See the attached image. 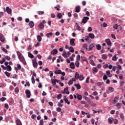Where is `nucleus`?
<instances>
[{
    "label": "nucleus",
    "instance_id": "obj_33",
    "mask_svg": "<svg viewBox=\"0 0 125 125\" xmlns=\"http://www.w3.org/2000/svg\"><path fill=\"white\" fill-rule=\"evenodd\" d=\"M57 16L58 18H59V19H61V18H62V14H61V13H58Z\"/></svg>",
    "mask_w": 125,
    "mask_h": 125
},
{
    "label": "nucleus",
    "instance_id": "obj_45",
    "mask_svg": "<svg viewBox=\"0 0 125 125\" xmlns=\"http://www.w3.org/2000/svg\"><path fill=\"white\" fill-rule=\"evenodd\" d=\"M102 58L103 59H107V58H108V56H107V55L104 54L102 56Z\"/></svg>",
    "mask_w": 125,
    "mask_h": 125
},
{
    "label": "nucleus",
    "instance_id": "obj_38",
    "mask_svg": "<svg viewBox=\"0 0 125 125\" xmlns=\"http://www.w3.org/2000/svg\"><path fill=\"white\" fill-rule=\"evenodd\" d=\"M75 66L79 68V67H80V62L78 61H77L75 62Z\"/></svg>",
    "mask_w": 125,
    "mask_h": 125
},
{
    "label": "nucleus",
    "instance_id": "obj_42",
    "mask_svg": "<svg viewBox=\"0 0 125 125\" xmlns=\"http://www.w3.org/2000/svg\"><path fill=\"white\" fill-rule=\"evenodd\" d=\"M90 63L91 65H92V66H95V63H94V61H93V60H90Z\"/></svg>",
    "mask_w": 125,
    "mask_h": 125
},
{
    "label": "nucleus",
    "instance_id": "obj_30",
    "mask_svg": "<svg viewBox=\"0 0 125 125\" xmlns=\"http://www.w3.org/2000/svg\"><path fill=\"white\" fill-rule=\"evenodd\" d=\"M106 75H107V76H108V77H109V78L112 77V74L110 73V71H106Z\"/></svg>",
    "mask_w": 125,
    "mask_h": 125
},
{
    "label": "nucleus",
    "instance_id": "obj_15",
    "mask_svg": "<svg viewBox=\"0 0 125 125\" xmlns=\"http://www.w3.org/2000/svg\"><path fill=\"white\" fill-rule=\"evenodd\" d=\"M16 123L17 125H22V122H21L20 119L18 118H17V120H16Z\"/></svg>",
    "mask_w": 125,
    "mask_h": 125
},
{
    "label": "nucleus",
    "instance_id": "obj_60",
    "mask_svg": "<svg viewBox=\"0 0 125 125\" xmlns=\"http://www.w3.org/2000/svg\"><path fill=\"white\" fill-rule=\"evenodd\" d=\"M17 77H18V75H17V74H14L13 75L12 78L13 79H17Z\"/></svg>",
    "mask_w": 125,
    "mask_h": 125
},
{
    "label": "nucleus",
    "instance_id": "obj_13",
    "mask_svg": "<svg viewBox=\"0 0 125 125\" xmlns=\"http://www.w3.org/2000/svg\"><path fill=\"white\" fill-rule=\"evenodd\" d=\"M57 53H58V51L57 49H54L51 52V54L53 55H55V54H57Z\"/></svg>",
    "mask_w": 125,
    "mask_h": 125
},
{
    "label": "nucleus",
    "instance_id": "obj_39",
    "mask_svg": "<svg viewBox=\"0 0 125 125\" xmlns=\"http://www.w3.org/2000/svg\"><path fill=\"white\" fill-rule=\"evenodd\" d=\"M69 50L70 51V52H74V51H75V50L74 49V47L70 46L69 47Z\"/></svg>",
    "mask_w": 125,
    "mask_h": 125
},
{
    "label": "nucleus",
    "instance_id": "obj_18",
    "mask_svg": "<svg viewBox=\"0 0 125 125\" xmlns=\"http://www.w3.org/2000/svg\"><path fill=\"white\" fill-rule=\"evenodd\" d=\"M113 121H114V119L113 118H108V123H109V124H110V125H112V124H113Z\"/></svg>",
    "mask_w": 125,
    "mask_h": 125
},
{
    "label": "nucleus",
    "instance_id": "obj_1",
    "mask_svg": "<svg viewBox=\"0 0 125 125\" xmlns=\"http://www.w3.org/2000/svg\"><path fill=\"white\" fill-rule=\"evenodd\" d=\"M32 65L34 68H38V62H37V57H35L32 60Z\"/></svg>",
    "mask_w": 125,
    "mask_h": 125
},
{
    "label": "nucleus",
    "instance_id": "obj_12",
    "mask_svg": "<svg viewBox=\"0 0 125 125\" xmlns=\"http://www.w3.org/2000/svg\"><path fill=\"white\" fill-rule=\"evenodd\" d=\"M70 44L72 46H75V45H76V43H75V39H72L70 40Z\"/></svg>",
    "mask_w": 125,
    "mask_h": 125
},
{
    "label": "nucleus",
    "instance_id": "obj_37",
    "mask_svg": "<svg viewBox=\"0 0 125 125\" xmlns=\"http://www.w3.org/2000/svg\"><path fill=\"white\" fill-rule=\"evenodd\" d=\"M89 38H90V39H94V37H95L94 34L93 33H90L89 34Z\"/></svg>",
    "mask_w": 125,
    "mask_h": 125
},
{
    "label": "nucleus",
    "instance_id": "obj_27",
    "mask_svg": "<svg viewBox=\"0 0 125 125\" xmlns=\"http://www.w3.org/2000/svg\"><path fill=\"white\" fill-rule=\"evenodd\" d=\"M62 71H61V70H57L55 71V74H58V75H61Z\"/></svg>",
    "mask_w": 125,
    "mask_h": 125
},
{
    "label": "nucleus",
    "instance_id": "obj_32",
    "mask_svg": "<svg viewBox=\"0 0 125 125\" xmlns=\"http://www.w3.org/2000/svg\"><path fill=\"white\" fill-rule=\"evenodd\" d=\"M93 74H95V73H97V72H98V69L96 67H94L93 68Z\"/></svg>",
    "mask_w": 125,
    "mask_h": 125
},
{
    "label": "nucleus",
    "instance_id": "obj_6",
    "mask_svg": "<svg viewBox=\"0 0 125 125\" xmlns=\"http://www.w3.org/2000/svg\"><path fill=\"white\" fill-rule=\"evenodd\" d=\"M25 94L27 98H30V97H31V91H30V90L29 89L26 90Z\"/></svg>",
    "mask_w": 125,
    "mask_h": 125
},
{
    "label": "nucleus",
    "instance_id": "obj_5",
    "mask_svg": "<svg viewBox=\"0 0 125 125\" xmlns=\"http://www.w3.org/2000/svg\"><path fill=\"white\" fill-rule=\"evenodd\" d=\"M56 83H59V80L56 79H53L51 80V83L53 86H55V85H56Z\"/></svg>",
    "mask_w": 125,
    "mask_h": 125
},
{
    "label": "nucleus",
    "instance_id": "obj_55",
    "mask_svg": "<svg viewBox=\"0 0 125 125\" xmlns=\"http://www.w3.org/2000/svg\"><path fill=\"white\" fill-rule=\"evenodd\" d=\"M39 15H43V14H44V12L43 11H39V13H38Z\"/></svg>",
    "mask_w": 125,
    "mask_h": 125
},
{
    "label": "nucleus",
    "instance_id": "obj_20",
    "mask_svg": "<svg viewBox=\"0 0 125 125\" xmlns=\"http://www.w3.org/2000/svg\"><path fill=\"white\" fill-rule=\"evenodd\" d=\"M17 54L18 55V57L19 59H20V58H21V57H23V56L22 55V54L19 51H18L17 52Z\"/></svg>",
    "mask_w": 125,
    "mask_h": 125
},
{
    "label": "nucleus",
    "instance_id": "obj_26",
    "mask_svg": "<svg viewBox=\"0 0 125 125\" xmlns=\"http://www.w3.org/2000/svg\"><path fill=\"white\" fill-rule=\"evenodd\" d=\"M52 35H53V33H52V32H49L47 33L46 36L47 38H50L51 37H52Z\"/></svg>",
    "mask_w": 125,
    "mask_h": 125
},
{
    "label": "nucleus",
    "instance_id": "obj_19",
    "mask_svg": "<svg viewBox=\"0 0 125 125\" xmlns=\"http://www.w3.org/2000/svg\"><path fill=\"white\" fill-rule=\"evenodd\" d=\"M122 106H123V104L121 103H118L116 104V107H117V108L119 109H121V107H122Z\"/></svg>",
    "mask_w": 125,
    "mask_h": 125
},
{
    "label": "nucleus",
    "instance_id": "obj_36",
    "mask_svg": "<svg viewBox=\"0 0 125 125\" xmlns=\"http://www.w3.org/2000/svg\"><path fill=\"white\" fill-rule=\"evenodd\" d=\"M117 59H118V58H117V55L115 54V55L112 57V60L113 61H117Z\"/></svg>",
    "mask_w": 125,
    "mask_h": 125
},
{
    "label": "nucleus",
    "instance_id": "obj_3",
    "mask_svg": "<svg viewBox=\"0 0 125 125\" xmlns=\"http://www.w3.org/2000/svg\"><path fill=\"white\" fill-rule=\"evenodd\" d=\"M88 20H89V18H88V17H83L81 24L82 23L85 24L87 22V21H88Z\"/></svg>",
    "mask_w": 125,
    "mask_h": 125
},
{
    "label": "nucleus",
    "instance_id": "obj_2",
    "mask_svg": "<svg viewBox=\"0 0 125 125\" xmlns=\"http://www.w3.org/2000/svg\"><path fill=\"white\" fill-rule=\"evenodd\" d=\"M4 65L6 66V71H8V72L11 71L12 70V68H11V66L9 65H8V62H4Z\"/></svg>",
    "mask_w": 125,
    "mask_h": 125
},
{
    "label": "nucleus",
    "instance_id": "obj_62",
    "mask_svg": "<svg viewBox=\"0 0 125 125\" xmlns=\"http://www.w3.org/2000/svg\"><path fill=\"white\" fill-rule=\"evenodd\" d=\"M4 107L6 109H8V108H9V106L8 105V104H4Z\"/></svg>",
    "mask_w": 125,
    "mask_h": 125
},
{
    "label": "nucleus",
    "instance_id": "obj_11",
    "mask_svg": "<svg viewBox=\"0 0 125 125\" xmlns=\"http://www.w3.org/2000/svg\"><path fill=\"white\" fill-rule=\"evenodd\" d=\"M105 42H106L107 45H109L110 46H112V42L109 39H107L105 40Z\"/></svg>",
    "mask_w": 125,
    "mask_h": 125
},
{
    "label": "nucleus",
    "instance_id": "obj_28",
    "mask_svg": "<svg viewBox=\"0 0 125 125\" xmlns=\"http://www.w3.org/2000/svg\"><path fill=\"white\" fill-rule=\"evenodd\" d=\"M74 86H76L77 89H81V85L80 84V83L74 84Z\"/></svg>",
    "mask_w": 125,
    "mask_h": 125
},
{
    "label": "nucleus",
    "instance_id": "obj_56",
    "mask_svg": "<svg viewBox=\"0 0 125 125\" xmlns=\"http://www.w3.org/2000/svg\"><path fill=\"white\" fill-rule=\"evenodd\" d=\"M68 83L69 85H72V84H73V83H74V82L73 81H72L71 80H70L68 82Z\"/></svg>",
    "mask_w": 125,
    "mask_h": 125
},
{
    "label": "nucleus",
    "instance_id": "obj_21",
    "mask_svg": "<svg viewBox=\"0 0 125 125\" xmlns=\"http://www.w3.org/2000/svg\"><path fill=\"white\" fill-rule=\"evenodd\" d=\"M118 101H119V97H115L114 98L113 101V103L114 104H116V103H117V102H118Z\"/></svg>",
    "mask_w": 125,
    "mask_h": 125
},
{
    "label": "nucleus",
    "instance_id": "obj_46",
    "mask_svg": "<svg viewBox=\"0 0 125 125\" xmlns=\"http://www.w3.org/2000/svg\"><path fill=\"white\" fill-rule=\"evenodd\" d=\"M96 47L98 50H100V49H101V46L100 44H97Z\"/></svg>",
    "mask_w": 125,
    "mask_h": 125
},
{
    "label": "nucleus",
    "instance_id": "obj_31",
    "mask_svg": "<svg viewBox=\"0 0 125 125\" xmlns=\"http://www.w3.org/2000/svg\"><path fill=\"white\" fill-rule=\"evenodd\" d=\"M39 26L40 27V29H43V28H44V24H43L42 22H41Z\"/></svg>",
    "mask_w": 125,
    "mask_h": 125
},
{
    "label": "nucleus",
    "instance_id": "obj_8",
    "mask_svg": "<svg viewBox=\"0 0 125 125\" xmlns=\"http://www.w3.org/2000/svg\"><path fill=\"white\" fill-rule=\"evenodd\" d=\"M6 11L8 14H11V13L12 12V10L9 8V7H6Z\"/></svg>",
    "mask_w": 125,
    "mask_h": 125
},
{
    "label": "nucleus",
    "instance_id": "obj_9",
    "mask_svg": "<svg viewBox=\"0 0 125 125\" xmlns=\"http://www.w3.org/2000/svg\"><path fill=\"white\" fill-rule=\"evenodd\" d=\"M19 59L20 60L21 62H22V63L24 64V65H26V61L25 60V58H24V57L22 56Z\"/></svg>",
    "mask_w": 125,
    "mask_h": 125
},
{
    "label": "nucleus",
    "instance_id": "obj_63",
    "mask_svg": "<svg viewBox=\"0 0 125 125\" xmlns=\"http://www.w3.org/2000/svg\"><path fill=\"white\" fill-rule=\"evenodd\" d=\"M15 92H17V93H18V92H19V88L16 87L15 89Z\"/></svg>",
    "mask_w": 125,
    "mask_h": 125
},
{
    "label": "nucleus",
    "instance_id": "obj_14",
    "mask_svg": "<svg viewBox=\"0 0 125 125\" xmlns=\"http://www.w3.org/2000/svg\"><path fill=\"white\" fill-rule=\"evenodd\" d=\"M76 95H77V99L79 101H81V100H82V99H83V96H82V95H80V94L77 93Z\"/></svg>",
    "mask_w": 125,
    "mask_h": 125
},
{
    "label": "nucleus",
    "instance_id": "obj_54",
    "mask_svg": "<svg viewBox=\"0 0 125 125\" xmlns=\"http://www.w3.org/2000/svg\"><path fill=\"white\" fill-rule=\"evenodd\" d=\"M89 79H90V78L89 77H88L86 78V81H85L86 83H89Z\"/></svg>",
    "mask_w": 125,
    "mask_h": 125
},
{
    "label": "nucleus",
    "instance_id": "obj_35",
    "mask_svg": "<svg viewBox=\"0 0 125 125\" xmlns=\"http://www.w3.org/2000/svg\"><path fill=\"white\" fill-rule=\"evenodd\" d=\"M28 57L31 59L34 58V55L31 53L28 52Z\"/></svg>",
    "mask_w": 125,
    "mask_h": 125
},
{
    "label": "nucleus",
    "instance_id": "obj_48",
    "mask_svg": "<svg viewBox=\"0 0 125 125\" xmlns=\"http://www.w3.org/2000/svg\"><path fill=\"white\" fill-rule=\"evenodd\" d=\"M79 79L80 81H83L84 79L83 75H79Z\"/></svg>",
    "mask_w": 125,
    "mask_h": 125
},
{
    "label": "nucleus",
    "instance_id": "obj_22",
    "mask_svg": "<svg viewBox=\"0 0 125 125\" xmlns=\"http://www.w3.org/2000/svg\"><path fill=\"white\" fill-rule=\"evenodd\" d=\"M81 58H82V61H83V62L85 61L88 64V61H87V59H86V58L82 56Z\"/></svg>",
    "mask_w": 125,
    "mask_h": 125
},
{
    "label": "nucleus",
    "instance_id": "obj_49",
    "mask_svg": "<svg viewBox=\"0 0 125 125\" xmlns=\"http://www.w3.org/2000/svg\"><path fill=\"white\" fill-rule=\"evenodd\" d=\"M37 40L38 42H42V37L40 35L37 36Z\"/></svg>",
    "mask_w": 125,
    "mask_h": 125
},
{
    "label": "nucleus",
    "instance_id": "obj_52",
    "mask_svg": "<svg viewBox=\"0 0 125 125\" xmlns=\"http://www.w3.org/2000/svg\"><path fill=\"white\" fill-rule=\"evenodd\" d=\"M62 98V95L61 94H59L57 97L58 100H59V99H61Z\"/></svg>",
    "mask_w": 125,
    "mask_h": 125
},
{
    "label": "nucleus",
    "instance_id": "obj_25",
    "mask_svg": "<svg viewBox=\"0 0 125 125\" xmlns=\"http://www.w3.org/2000/svg\"><path fill=\"white\" fill-rule=\"evenodd\" d=\"M62 56L64 57V58H68V56H67V52L64 51L63 53L62 54Z\"/></svg>",
    "mask_w": 125,
    "mask_h": 125
},
{
    "label": "nucleus",
    "instance_id": "obj_64",
    "mask_svg": "<svg viewBox=\"0 0 125 125\" xmlns=\"http://www.w3.org/2000/svg\"><path fill=\"white\" fill-rule=\"evenodd\" d=\"M40 125H43V120H40Z\"/></svg>",
    "mask_w": 125,
    "mask_h": 125
},
{
    "label": "nucleus",
    "instance_id": "obj_41",
    "mask_svg": "<svg viewBox=\"0 0 125 125\" xmlns=\"http://www.w3.org/2000/svg\"><path fill=\"white\" fill-rule=\"evenodd\" d=\"M4 74H5V75H6V76L7 77H8V78H9V77H10V73H9V72H7V71H5V72H4Z\"/></svg>",
    "mask_w": 125,
    "mask_h": 125
},
{
    "label": "nucleus",
    "instance_id": "obj_43",
    "mask_svg": "<svg viewBox=\"0 0 125 125\" xmlns=\"http://www.w3.org/2000/svg\"><path fill=\"white\" fill-rule=\"evenodd\" d=\"M108 89H109V91H110L111 92H114V91L115 90L114 88L112 87H109L108 88Z\"/></svg>",
    "mask_w": 125,
    "mask_h": 125
},
{
    "label": "nucleus",
    "instance_id": "obj_7",
    "mask_svg": "<svg viewBox=\"0 0 125 125\" xmlns=\"http://www.w3.org/2000/svg\"><path fill=\"white\" fill-rule=\"evenodd\" d=\"M0 41L1 42H5L4 36H3V35L1 33H0Z\"/></svg>",
    "mask_w": 125,
    "mask_h": 125
},
{
    "label": "nucleus",
    "instance_id": "obj_59",
    "mask_svg": "<svg viewBox=\"0 0 125 125\" xmlns=\"http://www.w3.org/2000/svg\"><path fill=\"white\" fill-rule=\"evenodd\" d=\"M17 67L19 69V70H20V69H21V65H20V64L19 63H18L17 64Z\"/></svg>",
    "mask_w": 125,
    "mask_h": 125
},
{
    "label": "nucleus",
    "instance_id": "obj_17",
    "mask_svg": "<svg viewBox=\"0 0 125 125\" xmlns=\"http://www.w3.org/2000/svg\"><path fill=\"white\" fill-rule=\"evenodd\" d=\"M64 98H63L64 101H65V103L67 104V105H70V102L68 100V99L66 98V96H64Z\"/></svg>",
    "mask_w": 125,
    "mask_h": 125
},
{
    "label": "nucleus",
    "instance_id": "obj_4",
    "mask_svg": "<svg viewBox=\"0 0 125 125\" xmlns=\"http://www.w3.org/2000/svg\"><path fill=\"white\" fill-rule=\"evenodd\" d=\"M32 74H33V76L31 77V82L32 83H33V84H35L36 81H35L34 77H37V74H36L35 72H33Z\"/></svg>",
    "mask_w": 125,
    "mask_h": 125
},
{
    "label": "nucleus",
    "instance_id": "obj_34",
    "mask_svg": "<svg viewBox=\"0 0 125 125\" xmlns=\"http://www.w3.org/2000/svg\"><path fill=\"white\" fill-rule=\"evenodd\" d=\"M93 47H94V44H91L89 46V50H92V48H93Z\"/></svg>",
    "mask_w": 125,
    "mask_h": 125
},
{
    "label": "nucleus",
    "instance_id": "obj_29",
    "mask_svg": "<svg viewBox=\"0 0 125 125\" xmlns=\"http://www.w3.org/2000/svg\"><path fill=\"white\" fill-rule=\"evenodd\" d=\"M64 91L66 94H69L70 93L68 87H66L65 88H64Z\"/></svg>",
    "mask_w": 125,
    "mask_h": 125
},
{
    "label": "nucleus",
    "instance_id": "obj_44",
    "mask_svg": "<svg viewBox=\"0 0 125 125\" xmlns=\"http://www.w3.org/2000/svg\"><path fill=\"white\" fill-rule=\"evenodd\" d=\"M58 6H55L54 8L56 9L58 11H59L60 10V5H58Z\"/></svg>",
    "mask_w": 125,
    "mask_h": 125
},
{
    "label": "nucleus",
    "instance_id": "obj_24",
    "mask_svg": "<svg viewBox=\"0 0 125 125\" xmlns=\"http://www.w3.org/2000/svg\"><path fill=\"white\" fill-rule=\"evenodd\" d=\"M75 79H76V80H79L80 78V73L76 72L75 75Z\"/></svg>",
    "mask_w": 125,
    "mask_h": 125
},
{
    "label": "nucleus",
    "instance_id": "obj_10",
    "mask_svg": "<svg viewBox=\"0 0 125 125\" xmlns=\"http://www.w3.org/2000/svg\"><path fill=\"white\" fill-rule=\"evenodd\" d=\"M81 11V6L78 5L75 7V12L79 13Z\"/></svg>",
    "mask_w": 125,
    "mask_h": 125
},
{
    "label": "nucleus",
    "instance_id": "obj_51",
    "mask_svg": "<svg viewBox=\"0 0 125 125\" xmlns=\"http://www.w3.org/2000/svg\"><path fill=\"white\" fill-rule=\"evenodd\" d=\"M87 46H88L87 44L84 43L83 45V48H85L86 50H87L88 49Z\"/></svg>",
    "mask_w": 125,
    "mask_h": 125
},
{
    "label": "nucleus",
    "instance_id": "obj_23",
    "mask_svg": "<svg viewBox=\"0 0 125 125\" xmlns=\"http://www.w3.org/2000/svg\"><path fill=\"white\" fill-rule=\"evenodd\" d=\"M69 66L71 69H72V70H74L75 69V63L74 62L70 63Z\"/></svg>",
    "mask_w": 125,
    "mask_h": 125
},
{
    "label": "nucleus",
    "instance_id": "obj_58",
    "mask_svg": "<svg viewBox=\"0 0 125 125\" xmlns=\"http://www.w3.org/2000/svg\"><path fill=\"white\" fill-rule=\"evenodd\" d=\"M76 29L78 31H81V26H80L79 25H77L76 26Z\"/></svg>",
    "mask_w": 125,
    "mask_h": 125
},
{
    "label": "nucleus",
    "instance_id": "obj_61",
    "mask_svg": "<svg viewBox=\"0 0 125 125\" xmlns=\"http://www.w3.org/2000/svg\"><path fill=\"white\" fill-rule=\"evenodd\" d=\"M56 111H57V112H61V111H62L61 108H60V107H57V108H56Z\"/></svg>",
    "mask_w": 125,
    "mask_h": 125
},
{
    "label": "nucleus",
    "instance_id": "obj_47",
    "mask_svg": "<svg viewBox=\"0 0 125 125\" xmlns=\"http://www.w3.org/2000/svg\"><path fill=\"white\" fill-rule=\"evenodd\" d=\"M6 100V98L5 97H2L0 98V101H1V102H4Z\"/></svg>",
    "mask_w": 125,
    "mask_h": 125
},
{
    "label": "nucleus",
    "instance_id": "obj_57",
    "mask_svg": "<svg viewBox=\"0 0 125 125\" xmlns=\"http://www.w3.org/2000/svg\"><path fill=\"white\" fill-rule=\"evenodd\" d=\"M107 79H108V77L107 76V75H104V76H103V80L104 81L107 80Z\"/></svg>",
    "mask_w": 125,
    "mask_h": 125
},
{
    "label": "nucleus",
    "instance_id": "obj_16",
    "mask_svg": "<svg viewBox=\"0 0 125 125\" xmlns=\"http://www.w3.org/2000/svg\"><path fill=\"white\" fill-rule=\"evenodd\" d=\"M30 28H33L35 26V23H34V21H30L29 24H28Z\"/></svg>",
    "mask_w": 125,
    "mask_h": 125
},
{
    "label": "nucleus",
    "instance_id": "obj_53",
    "mask_svg": "<svg viewBox=\"0 0 125 125\" xmlns=\"http://www.w3.org/2000/svg\"><path fill=\"white\" fill-rule=\"evenodd\" d=\"M118 27H119V25H118V24H115L113 26V28L114 29H115V30H118Z\"/></svg>",
    "mask_w": 125,
    "mask_h": 125
},
{
    "label": "nucleus",
    "instance_id": "obj_50",
    "mask_svg": "<svg viewBox=\"0 0 125 125\" xmlns=\"http://www.w3.org/2000/svg\"><path fill=\"white\" fill-rule=\"evenodd\" d=\"M77 61H80L81 60V56L80 55H78L76 57Z\"/></svg>",
    "mask_w": 125,
    "mask_h": 125
},
{
    "label": "nucleus",
    "instance_id": "obj_40",
    "mask_svg": "<svg viewBox=\"0 0 125 125\" xmlns=\"http://www.w3.org/2000/svg\"><path fill=\"white\" fill-rule=\"evenodd\" d=\"M120 117L121 118V119L122 120H123V121H124L125 120H124V119H125V116H124V114L123 113H120Z\"/></svg>",
    "mask_w": 125,
    "mask_h": 125
}]
</instances>
